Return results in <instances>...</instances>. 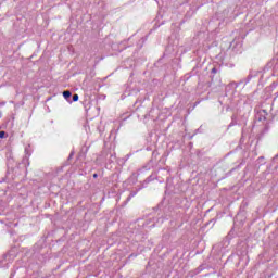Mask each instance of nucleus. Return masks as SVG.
Wrapping results in <instances>:
<instances>
[{
  "mask_svg": "<svg viewBox=\"0 0 278 278\" xmlns=\"http://www.w3.org/2000/svg\"><path fill=\"white\" fill-rule=\"evenodd\" d=\"M63 97H64V99H70V97H71V91H64V92H63Z\"/></svg>",
  "mask_w": 278,
  "mask_h": 278,
  "instance_id": "f257e3e1",
  "label": "nucleus"
},
{
  "mask_svg": "<svg viewBox=\"0 0 278 278\" xmlns=\"http://www.w3.org/2000/svg\"><path fill=\"white\" fill-rule=\"evenodd\" d=\"M73 101H79V96L78 94H74L73 96Z\"/></svg>",
  "mask_w": 278,
  "mask_h": 278,
  "instance_id": "f03ea898",
  "label": "nucleus"
},
{
  "mask_svg": "<svg viewBox=\"0 0 278 278\" xmlns=\"http://www.w3.org/2000/svg\"><path fill=\"white\" fill-rule=\"evenodd\" d=\"M0 138H5V131H0Z\"/></svg>",
  "mask_w": 278,
  "mask_h": 278,
  "instance_id": "7ed1b4c3",
  "label": "nucleus"
},
{
  "mask_svg": "<svg viewBox=\"0 0 278 278\" xmlns=\"http://www.w3.org/2000/svg\"><path fill=\"white\" fill-rule=\"evenodd\" d=\"M93 177H97V174H94Z\"/></svg>",
  "mask_w": 278,
  "mask_h": 278,
  "instance_id": "20e7f679",
  "label": "nucleus"
},
{
  "mask_svg": "<svg viewBox=\"0 0 278 278\" xmlns=\"http://www.w3.org/2000/svg\"><path fill=\"white\" fill-rule=\"evenodd\" d=\"M0 118H1V113H0Z\"/></svg>",
  "mask_w": 278,
  "mask_h": 278,
  "instance_id": "39448f33",
  "label": "nucleus"
}]
</instances>
